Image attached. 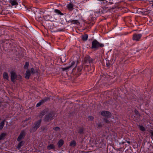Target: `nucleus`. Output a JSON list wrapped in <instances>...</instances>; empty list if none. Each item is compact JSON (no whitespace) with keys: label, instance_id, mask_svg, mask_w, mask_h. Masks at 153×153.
I'll return each mask as SVG.
<instances>
[{"label":"nucleus","instance_id":"39448f33","mask_svg":"<svg viewBox=\"0 0 153 153\" xmlns=\"http://www.w3.org/2000/svg\"><path fill=\"white\" fill-rule=\"evenodd\" d=\"M10 74L11 81L13 82H15L17 75L16 72L14 71H10Z\"/></svg>","mask_w":153,"mask_h":153},{"label":"nucleus","instance_id":"7ed1b4c3","mask_svg":"<svg viewBox=\"0 0 153 153\" xmlns=\"http://www.w3.org/2000/svg\"><path fill=\"white\" fill-rule=\"evenodd\" d=\"M42 121V119H40L34 123L33 126L32 128V129L33 130V131H36L39 128L41 125Z\"/></svg>","mask_w":153,"mask_h":153},{"label":"nucleus","instance_id":"2eb2a0df","mask_svg":"<svg viewBox=\"0 0 153 153\" xmlns=\"http://www.w3.org/2000/svg\"><path fill=\"white\" fill-rule=\"evenodd\" d=\"M9 2L12 6H17L18 4V2H17L16 0H10Z\"/></svg>","mask_w":153,"mask_h":153},{"label":"nucleus","instance_id":"c85d7f7f","mask_svg":"<svg viewBox=\"0 0 153 153\" xmlns=\"http://www.w3.org/2000/svg\"><path fill=\"white\" fill-rule=\"evenodd\" d=\"M22 76L19 74L17 75L16 76V80H19L20 81H21L22 80Z\"/></svg>","mask_w":153,"mask_h":153},{"label":"nucleus","instance_id":"20e7f679","mask_svg":"<svg viewBox=\"0 0 153 153\" xmlns=\"http://www.w3.org/2000/svg\"><path fill=\"white\" fill-rule=\"evenodd\" d=\"M94 59L91 58L88 55H86L84 59V62L85 63H88L90 65V64L93 62Z\"/></svg>","mask_w":153,"mask_h":153},{"label":"nucleus","instance_id":"b1692460","mask_svg":"<svg viewBox=\"0 0 153 153\" xmlns=\"http://www.w3.org/2000/svg\"><path fill=\"white\" fill-rule=\"evenodd\" d=\"M88 35L87 34H85L82 36V39L84 41H86L87 40Z\"/></svg>","mask_w":153,"mask_h":153},{"label":"nucleus","instance_id":"4c0bfd02","mask_svg":"<svg viewBox=\"0 0 153 153\" xmlns=\"http://www.w3.org/2000/svg\"><path fill=\"white\" fill-rule=\"evenodd\" d=\"M5 13L4 12L2 9V6L0 5V14H4Z\"/></svg>","mask_w":153,"mask_h":153},{"label":"nucleus","instance_id":"1a4fd4ad","mask_svg":"<svg viewBox=\"0 0 153 153\" xmlns=\"http://www.w3.org/2000/svg\"><path fill=\"white\" fill-rule=\"evenodd\" d=\"M142 36L141 34H137L135 33L133 35L132 39L134 40L139 41Z\"/></svg>","mask_w":153,"mask_h":153},{"label":"nucleus","instance_id":"393cba45","mask_svg":"<svg viewBox=\"0 0 153 153\" xmlns=\"http://www.w3.org/2000/svg\"><path fill=\"white\" fill-rule=\"evenodd\" d=\"M6 135V134L5 133H1L0 135V140H3L4 139V138Z\"/></svg>","mask_w":153,"mask_h":153},{"label":"nucleus","instance_id":"e433bc0d","mask_svg":"<svg viewBox=\"0 0 153 153\" xmlns=\"http://www.w3.org/2000/svg\"><path fill=\"white\" fill-rule=\"evenodd\" d=\"M83 129L82 128H80L79 129L78 133L79 134H81L83 133Z\"/></svg>","mask_w":153,"mask_h":153},{"label":"nucleus","instance_id":"052dcab7","mask_svg":"<svg viewBox=\"0 0 153 153\" xmlns=\"http://www.w3.org/2000/svg\"><path fill=\"white\" fill-rule=\"evenodd\" d=\"M74 70H75V69H73V71H74Z\"/></svg>","mask_w":153,"mask_h":153},{"label":"nucleus","instance_id":"a211bd4d","mask_svg":"<svg viewBox=\"0 0 153 153\" xmlns=\"http://www.w3.org/2000/svg\"><path fill=\"white\" fill-rule=\"evenodd\" d=\"M76 145V141L74 140H72L71 141L70 146L73 147H75Z\"/></svg>","mask_w":153,"mask_h":153},{"label":"nucleus","instance_id":"5fc2aeb1","mask_svg":"<svg viewBox=\"0 0 153 153\" xmlns=\"http://www.w3.org/2000/svg\"><path fill=\"white\" fill-rule=\"evenodd\" d=\"M30 9H31V8H29V9H27V10H28L29 11H30Z\"/></svg>","mask_w":153,"mask_h":153},{"label":"nucleus","instance_id":"aec40b11","mask_svg":"<svg viewBox=\"0 0 153 153\" xmlns=\"http://www.w3.org/2000/svg\"><path fill=\"white\" fill-rule=\"evenodd\" d=\"M67 8L70 11L73 9L74 5L71 3H70L67 5Z\"/></svg>","mask_w":153,"mask_h":153},{"label":"nucleus","instance_id":"9b49d317","mask_svg":"<svg viewBox=\"0 0 153 153\" xmlns=\"http://www.w3.org/2000/svg\"><path fill=\"white\" fill-rule=\"evenodd\" d=\"M19 143L18 144V145L16 146V148L19 150L20 148L24 145L25 143L24 141L22 140L19 141Z\"/></svg>","mask_w":153,"mask_h":153},{"label":"nucleus","instance_id":"09e8293b","mask_svg":"<svg viewBox=\"0 0 153 153\" xmlns=\"http://www.w3.org/2000/svg\"><path fill=\"white\" fill-rule=\"evenodd\" d=\"M35 73H37V74H38V70L37 69H36Z\"/></svg>","mask_w":153,"mask_h":153},{"label":"nucleus","instance_id":"c9c22d12","mask_svg":"<svg viewBox=\"0 0 153 153\" xmlns=\"http://www.w3.org/2000/svg\"><path fill=\"white\" fill-rule=\"evenodd\" d=\"M44 103L42 101V100H40V101L36 105V107H38L39 106H40L41 105L43 104Z\"/></svg>","mask_w":153,"mask_h":153},{"label":"nucleus","instance_id":"4be33fe9","mask_svg":"<svg viewBox=\"0 0 153 153\" xmlns=\"http://www.w3.org/2000/svg\"><path fill=\"white\" fill-rule=\"evenodd\" d=\"M54 12L55 13H56L58 15H63V14L62 13L61 11L58 9H55L54 10Z\"/></svg>","mask_w":153,"mask_h":153},{"label":"nucleus","instance_id":"c756f323","mask_svg":"<svg viewBox=\"0 0 153 153\" xmlns=\"http://www.w3.org/2000/svg\"><path fill=\"white\" fill-rule=\"evenodd\" d=\"M50 98L48 97H45L43 99L41 100L44 103L45 102L49 100Z\"/></svg>","mask_w":153,"mask_h":153},{"label":"nucleus","instance_id":"e2e57ef3","mask_svg":"<svg viewBox=\"0 0 153 153\" xmlns=\"http://www.w3.org/2000/svg\"><path fill=\"white\" fill-rule=\"evenodd\" d=\"M134 117H135V116H134Z\"/></svg>","mask_w":153,"mask_h":153},{"label":"nucleus","instance_id":"3c124183","mask_svg":"<svg viewBox=\"0 0 153 153\" xmlns=\"http://www.w3.org/2000/svg\"><path fill=\"white\" fill-rule=\"evenodd\" d=\"M150 2H152V7H153V1H150Z\"/></svg>","mask_w":153,"mask_h":153},{"label":"nucleus","instance_id":"a878e982","mask_svg":"<svg viewBox=\"0 0 153 153\" xmlns=\"http://www.w3.org/2000/svg\"><path fill=\"white\" fill-rule=\"evenodd\" d=\"M70 21L72 23H73L74 24H80V23L79 22V21L77 20H70Z\"/></svg>","mask_w":153,"mask_h":153},{"label":"nucleus","instance_id":"5701e85b","mask_svg":"<svg viewBox=\"0 0 153 153\" xmlns=\"http://www.w3.org/2000/svg\"><path fill=\"white\" fill-rule=\"evenodd\" d=\"M136 96L133 94L129 95V98L131 100H135L136 99Z\"/></svg>","mask_w":153,"mask_h":153},{"label":"nucleus","instance_id":"412c9836","mask_svg":"<svg viewBox=\"0 0 153 153\" xmlns=\"http://www.w3.org/2000/svg\"><path fill=\"white\" fill-rule=\"evenodd\" d=\"M3 77L4 79L8 80L9 76L7 72H4V73Z\"/></svg>","mask_w":153,"mask_h":153},{"label":"nucleus","instance_id":"ddd939ff","mask_svg":"<svg viewBox=\"0 0 153 153\" xmlns=\"http://www.w3.org/2000/svg\"><path fill=\"white\" fill-rule=\"evenodd\" d=\"M30 75L31 72L29 70H27L25 73V78L27 79H29L30 77Z\"/></svg>","mask_w":153,"mask_h":153},{"label":"nucleus","instance_id":"bf43d9fd","mask_svg":"<svg viewBox=\"0 0 153 153\" xmlns=\"http://www.w3.org/2000/svg\"><path fill=\"white\" fill-rule=\"evenodd\" d=\"M42 12V11H40V13H41V12Z\"/></svg>","mask_w":153,"mask_h":153},{"label":"nucleus","instance_id":"cd10ccee","mask_svg":"<svg viewBox=\"0 0 153 153\" xmlns=\"http://www.w3.org/2000/svg\"><path fill=\"white\" fill-rule=\"evenodd\" d=\"M29 65V62H25V64L24 66V68L25 69H27Z\"/></svg>","mask_w":153,"mask_h":153},{"label":"nucleus","instance_id":"37998d69","mask_svg":"<svg viewBox=\"0 0 153 153\" xmlns=\"http://www.w3.org/2000/svg\"><path fill=\"white\" fill-rule=\"evenodd\" d=\"M69 68H70V67H69L68 66V67H67L66 68H62V70L63 71H65L66 70H68V69H69Z\"/></svg>","mask_w":153,"mask_h":153},{"label":"nucleus","instance_id":"6e6d98bb","mask_svg":"<svg viewBox=\"0 0 153 153\" xmlns=\"http://www.w3.org/2000/svg\"><path fill=\"white\" fill-rule=\"evenodd\" d=\"M2 103V102L1 101H0V103H1H1Z\"/></svg>","mask_w":153,"mask_h":153},{"label":"nucleus","instance_id":"de8ad7c7","mask_svg":"<svg viewBox=\"0 0 153 153\" xmlns=\"http://www.w3.org/2000/svg\"><path fill=\"white\" fill-rule=\"evenodd\" d=\"M1 105V106H3V107L2 108V109H4V108H6L7 105L6 104H4V105Z\"/></svg>","mask_w":153,"mask_h":153},{"label":"nucleus","instance_id":"c03bdc74","mask_svg":"<svg viewBox=\"0 0 153 153\" xmlns=\"http://www.w3.org/2000/svg\"><path fill=\"white\" fill-rule=\"evenodd\" d=\"M31 73L34 74L35 73V71L34 68H31Z\"/></svg>","mask_w":153,"mask_h":153},{"label":"nucleus","instance_id":"603ef678","mask_svg":"<svg viewBox=\"0 0 153 153\" xmlns=\"http://www.w3.org/2000/svg\"><path fill=\"white\" fill-rule=\"evenodd\" d=\"M126 142L129 144H130V142L129 141H126Z\"/></svg>","mask_w":153,"mask_h":153},{"label":"nucleus","instance_id":"8fccbe9b","mask_svg":"<svg viewBox=\"0 0 153 153\" xmlns=\"http://www.w3.org/2000/svg\"><path fill=\"white\" fill-rule=\"evenodd\" d=\"M106 76H107V75H102V77L104 78H105V77Z\"/></svg>","mask_w":153,"mask_h":153},{"label":"nucleus","instance_id":"f257e3e1","mask_svg":"<svg viewBox=\"0 0 153 153\" xmlns=\"http://www.w3.org/2000/svg\"><path fill=\"white\" fill-rule=\"evenodd\" d=\"M55 113L53 111H50L48 114L45 115L44 117L43 120L46 123H48L54 119Z\"/></svg>","mask_w":153,"mask_h":153},{"label":"nucleus","instance_id":"9d476101","mask_svg":"<svg viewBox=\"0 0 153 153\" xmlns=\"http://www.w3.org/2000/svg\"><path fill=\"white\" fill-rule=\"evenodd\" d=\"M84 68L85 70L88 71L90 73L94 71V68H91V66L89 65H85Z\"/></svg>","mask_w":153,"mask_h":153},{"label":"nucleus","instance_id":"f03ea898","mask_svg":"<svg viewBox=\"0 0 153 153\" xmlns=\"http://www.w3.org/2000/svg\"><path fill=\"white\" fill-rule=\"evenodd\" d=\"M92 46L91 48L94 49V51L97 50L100 48H102L104 46L103 44L99 42L96 39L93 40L91 42Z\"/></svg>","mask_w":153,"mask_h":153},{"label":"nucleus","instance_id":"ea45409f","mask_svg":"<svg viewBox=\"0 0 153 153\" xmlns=\"http://www.w3.org/2000/svg\"><path fill=\"white\" fill-rule=\"evenodd\" d=\"M75 64V62L74 61L72 62V63L71 64V65L69 66V67H70V68H72L74 66Z\"/></svg>","mask_w":153,"mask_h":153},{"label":"nucleus","instance_id":"f704fd0d","mask_svg":"<svg viewBox=\"0 0 153 153\" xmlns=\"http://www.w3.org/2000/svg\"><path fill=\"white\" fill-rule=\"evenodd\" d=\"M107 9V10H109L110 9L108 8V7H104L103 8V10H102L101 11L102 13H106L107 12V11H106V10Z\"/></svg>","mask_w":153,"mask_h":153},{"label":"nucleus","instance_id":"7c9ffc66","mask_svg":"<svg viewBox=\"0 0 153 153\" xmlns=\"http://www.w3.org/2000/svg\"><path fill=\"white\" fill-rule=\"evenodd\" d=\"M96 125L97 126V128H100L102 127L103 124L101 123H96Z\"/></svg>","mask_w":153,"mask_h":153},{"label":"nucleus","instance_id":"4468645a","mask_svg":"<svg viewBox=\"0 0 153 153\" xmlns=\"http://www.w3.org/2000/svg\"><path fill=\"white\" fill-rule=\"evenodd\" d=\"M64 141L62 139L60 140L58 142V147L59 148H60L64 144Z\"/></svg>","mask_w":153,"mask_h":153},{"label":"nucleus","instance_id":"0eeeda50","mask_svg":"<svg viewBox=\"0 0 153 153\" xmlns=\"http://www.w3.org/2000/svg\"><path fill=\"white\" fill-rule=\"evenodd\" d=\"M26 135V134L24 130L21 131V133L18 136L17 141H20L21 140L24 139Z\"/></svg>","mask_w":153,"mask_h":153},{"label":"nucleus","instance_id":"49530a36","mask_svg":"<svg viewBox=\"0 0 153 153\" xmlns=\"http://www.w3.org/2000/svg\"><path fill=\"white\" fill-rule=\"evenodd\" d=\"M79 153H89V152H85V151H80Z\"/></svg>","mask_w":153,"mask_h":153},{"label":"nucleus","instance_id":"dca6fc26","mask_svg":"<svg viewBox=\"0 0 153 153\" xmlns=\"http://www.w3.org/2000/svg\"><path fill=\"white\" fill-rule=\"evenodd\" d=\"M39 129L41 130V132L45 133L47 132L48 128L47 126H43L41 127Z\"/></svg>","mask_w":153,"mask_h":153},{"label":"nucleus","instance_id":"473e14b6","mask_svg":"<svg viewBox=\"0 0 153 153\" xmlns=\"http://www.w3.org/2000/svg\"><path fill=\"white\" fill-rule=\"evenodd\" d=\"M134 112L135 115H137L139 116V117L140 116V114L139 113L138 111L136 109H135L134 110Z\"/></svg>","mask_w":153,"mask_h":153},{"label":"nucleus","instance_id":"864d4df0","mask_svg":"<svg viewBox=\"0 0 153 153\" xmlns=\"http://www.w3.org/2000/svg\"><path fill=\"white\" fill-rule=\"evenodd\" d=\"M27 120V119H26V120H24V121H25V122Z\"/></svg>","mask_w":153,"mask_h":153},{"label":"nucleus","instance_id":"6e6552de","mask_svg":"<svg viewBox=\"0 0 153 153\" xmlns=\"http://www.w3.org/2000/svg\"><path fill=\"white\" fill-rule=\"evenodd\" d=\"M49 111V110L48 108H46L40 112V113L39 114V116L41 117H40L42 118L43 116L48 114Z\"/></svg>","mask_w":153,"mask_h":153},{"label":"nucleus","instance_id":"13d9d810","mask_svg":"<svg viewBox=\"0 0 153 153\" xmlns=\"http://www.w3.org/2000/svg\"><path fill=\"white\" fill-rule=\"evenodd\" d=\"M124 143V142H123V143H122V144H123Z\"/></svg>","mask_w":153,"mask_h":153},{"label":"nucleus","instance_id":"6ab92c4d","mask_svg":"<svg viewBox=\"0 0 153 153\" xmlns=\"http://www.w3.org/2000/svg\"><path fill=\"white\" fill-rule=\"evenodd\" d=\"M5 120H4L0 123V131L3 129L5 124Z\"/></svg>","mask_w":153,"mask_h":153},{"label":"nucleus","instance_id":"423d86ee","mask_svg":"<svg viewBox=\"0 0 153 153\" xmlns=\"http://www.w3.org/2000/svg\"><path fill=\"white\" fill-rule=\"evenodd\" d=\"M101 115L103 117L107 118H110L111 116V113L108 111H103L101 112Z\"/></svg>","mask_w":153,"mask_h":153},{"label":"nucleus","instance_id":"a18cd8bd","mask_svg":"<svg viewBox=\"0 0 153 153\" xmlns=\"http://www.w3.org/2000/svg\"><path fill=\"white\" fill-rule=\"evenodd\" d=\"M106 65L107 67H109L110 66L111 64L108 61V62H106Z\"/></svg>","mask_w":153,"mask_h":153},{"label":"nucleus","instance_id":"680f3d73","mask_svg":"<svg viewBox=\"0 0 153 153\" xmlns=\"http://www.w3.org/2000/svg\"><path fill=\"white\" fill-rule=\"evenodd\" d=\"M94 24V23H92V25H93V24Z\"/></svg>","mask_w":153,"mask_h":153},{"label":"nucleus","instance_id":"2f4dec72","mask_svg":"<svg viewBox=\"0 0 153 153\" xmlns=\"http://www.w3.org/2000/svg\"><path fill=\"white\" fill-rule=\"evenodd\" d=\"M82 69V66L80 67H78L77 68V71L78 73H79L81 71Z\"/></svg>","mask_w":153,"mask_h":153},{"label":"nucleus","instance_id":"4d7b16f0","mask_svg":"<svg viewBox=\"0 0 153 153\" xmlns=\"http://www.w3.org/2000/svg\"><path fill=\"white\" fill-rule=\"evenodd\" d=\"M30 118H28V119H27V120H30Z\"/></svg>","mask_w":153,"mask_h":153},{"label":"nucleus","instance_id":"58836bf2","mask_svg":"<svg viewBox=\"0 0 153 153\" xmlns=\"http://www.w3.org/2000/svg\"><path fill=\"white\" fill-rule=\"evenodd\" d=\"M103 120L106 123L108 124L110 123V121L106 118H104Z\"/></svg>","mask_w":153,"mask_h":153},{"label":"nucleus","instance_id":"79ce46f5","mask_svg":"<svg viewBox=\"0 0 153 153\" xmlns=\"http://www.w3.org/2000/svg\"><path fill=\"white\" fill-rule=\"evenodd\" d=\"M53 129L55 131H57L59 130L60 129L59 127L57 126L56 127H54L53 128Z\"/></svg>","mask_w":153,"mask_h":153},{"label":"nucleus","instance_id":"f8f14e48","mask_svg":"<svg viewBox=\"0 0 153 153\" xmlns=\"http://www.w3.org/2000/svg\"><path fill=\"white\" fill-rule=\"evenodd\" d=\"M47 149L48 150H50L52 149L54 150H55L56 147L53 144H51L47 146Z\"/></svg>","mask_w":153,"mask_h":153},{"label":"nucleus","instance_id":"a19ab883","mask_svg":"<svg viewBox=\"0 0 153 153\" xmlns=\"http://www.w3.org/2000/svg\"><path fill=\"white\" fill-rule=\"evenodd\" d=\"M88 119L89 120H90L91 121H93L94 120V118L93 117L90 116L88 117Z\"/></svg>","mask_w":153,"mask_h":153},{"label":"nucleus","instance_id":"f3484780","mask_svg":"<svg viewBox=\"0 0 153 153\" xmlns=\"http://www.w3.org/2000/svg\"><path fill=\"white\" fill-rule=\"evenodd\" d=\"M44 19L46 21H51V16L49 15L43 16Z\"/></svg>","mask_w":153,"mask_h":153},{"label":"nucleus","instance_id":"72a5a7b5","mask_svg":"<svg viewBox=\"0 0 153 153\" xmlns=\"http://www.w3.org/2000/svg\"><path fill=\"white\" fill-rule=\"evenodd\" d=\"M149 132L150 134L151 138L153 140V130H150Z\"/></svg>","mask_w":153,"mask_h":153},{"label":"nucleus","instance_id":"bb28decb","mask_svg":"<svg viewBox=\"0 0 153 153\" xmlns=\"http://www.w3.org/2000/svg\"><path fill=\"white\" fill-rule=\"evenodd\" d=\"M138 128L139 129L142 131H146V129L145 128L141 125H139Z\"/></svg>","mask_w":153,"mask_h":153}]
</instances>
